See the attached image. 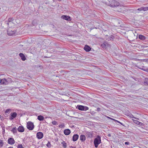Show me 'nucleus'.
I'll return each instance as SVG.
<instances>
[{
  "mask_svg": "<svg viewBox=\"0 0 148 148\" xmlns=\"http://www.w3.org/2000/svg\"><path fill=\"white\" fill-rule=\"evenodd\" d=\"M64 133L65 135H68L70 133L71 131L69 129H66L64 130Z\"/></svg>",
  "mask_w": 148,
  "mask_h": 148,
  "instance_id": "nucleus-12",
  "label": "nucleus"
},
{
  "mask_svg": "<svg viewBox=\"0 0 148 148\" xmlns=\"http://www.w3.org/2000/svg\"><path fill=\"white\" fill-rule=\"evenodd\" d=\"M110 4V6L113 7L117 6L119 5V3L118 2L114 0H112Z\"/></svg>",
  "mask_w": 148,
  "mask_h": 148,
  "instance_id": "nucleus-5",
  "label": "nucleus"
},
{
  "mask_svg": "<svg viewBox=\"0 0 148 148\" xmlns=\"http://www.w3.org/2000/svg\"><path fill=\"white\" fill-rule=\"evenodd\" d=\"M11 131L13 133H16L17 132V129L16 127L13 128L11 130Z\"/></svg>",
  "mask_w": 148,
  "mask_h": 148,
  "instance_id": "nucleus-23",
  "label": "nucleus"
},
{
  "mask_svg": "<svg viewBox=\"0 0 148 148\" xmlns=\"http://www.w3.org/2000/svg\"><path fill=\"white\" fill-rule=\"evenodd\" d=\"M112 119L114 121H115L116 122H118V123H120V121H118L117 120H115L114 119Z\"/></svg>",
  "mask_w": 148,
  "mask_h": 148,
  "instance_id": "nucleus-35",
  "label": "nucleus"
},
{
  "mask_svg": "<svg viewBox=\"0 0 148 148\" xmlns=\"http://www.w3.org/2000/svg\"><path fill=\"white\" fill-rule=\"evenodd\" d=\"M19 55L21 58V59L23 60L24 61L25 60L26 58L23 53H20Z\"/></svg>",
  "mask_w": 148,
  "mask_h": 148,
  "instance_id": "nucleus-17",
  "label": "nucleus"
},
{
  "mask_svg": "<svg viewBox=\"0 0 148 148\" xmlns=\"http://www.w3.org/2000/svg\"><path fill=\"white\" fill-rule=\"evenodd\" d=\"M63 145V147L65 148L67 147L66 143L64 141H63L61 143Z\"/></svg>",
  "mask_w": 148,
  "mask_h": 148,
  "instance_id": "nucleus-22",
  "label": "nucleus"
},
{
  "mask_svg": "<svg viewBox=\"0 0 148 148\" xmlns=\"http://www.w3.org/2000/svg\"><path fill=\"white\" fill-rule=\"evenodd\" d=\"M5 82V79H3L0 80V83L1 84H5V85L7 84V83Z\"/></svg>",
  "mask_w": 148,
  "mask_h": 148,
  "instance_id": "nucleus-19",
  "label": "nucleus"
},
{
  "mask_svg": "<svg viewBox=\"0 0 148 148\" xmlns=\"http://www.w3.org/2000/svg\"><path fill=\"white\" fill-rule=\"evenodd\" d=\"M59 127L60 128H63L65 127V125L64 124L62 123L59 125Z\"/></svg>",
  "mask_w": 148,
  "mask_h": 148,
  "instance_id": "nucleus-24",
  "label": "nucleus"
},
{
  "mask_svg": "<svg viewBox=\"0 0 148 148\" xmlns=\"http://www.w3.org/2000/svg\"><path fill=\"white\" fill-rule=\"evenodd\" d=\"M93 29V28H91V29Z\"/></svg>",
  "mask_w": 148,
  "mask_h": 148,
  "instance_id": "nucleus-44",
  "label": "nucleus"
},
{
  "mask_svg": "<svg viewBox=\"0 0 148 148\" xmlns=\"http://www.w3.org/2000/svg\"><path fill=\"white\" fill-rule=\"evenodd\" d=\"M52 124L54 125H55L57 124V122L55 121H53L52 122Z\"/></svg>",
  "mask_w": 148,
  "mask_h": 148,
  "instance_id": "nucleus-30",
  "label": "nucleus"
},
{
  "mask_svg": "<svg viewBox=\"0 0 148 148\" xmlns=\"http://www.w3.org/2000/svg\"><path fill=\"white\" fill-rule=\"evenodd\" d=\"M138 38L140 39L143 40H145L146 38L145 37L142 35H140L138 36Z\"/></svg>",
  "mask_w": 148,
  "mask_h": 148,
  "instance_id": "nucleus-21",
  "label": "nucleus"
},
{
  "mask_svg": "<svg viewBox=\"0 0 148 148\" xmlns=\"http://www.w3.org/2000/svg\"><path fill=\"white\" fill-rule=\"evenodd\" d=\"M35 21H36V20H34L32 22V23L33 25H35L36 24H37V23H36L35 22Z\"/></svg>",
  "mask_w": 148,
  "mask_h": 148,
  "instance_id": "nucleus-31",
  "label": "nucleus"
},
{
  "mask_svg": "<svg viewBox=\"0 0 148 148\" xmlns=\"http://www.w3.org/2000/svg\"><path fill=\"white\" fill-rule=\"evenodd\" d=\"M47 146L49 147H51V145L50 142H48V143L47 145Z\"/></svg>",
  "mask_w": 148,
  "mask_h": 148,
  "instance_id": "nucleus-26",
  "label": "nucleus"
},
{
  "mask_svg": "<svg viewBox=\"0 0 148 148\" xmlns=\"http://www.w3.org/2000/svg\"><path fill=\"white\" fill-rule=\"evenodd\" d=\"M145 81H146L145 82L148 85V78L146 79Z\"/></svg>",
  "mask_w": 148,
  "mask_h": 148,
  "instance_id": "nucleus-33",
  "label": "nucleus"
},
{
  "mask_svg": "<svg viewBox=\"0 0 148 148\" xmlns=\"http://www.w3.org/2000/svg\"><path fill=\"white\" fill-rule=\"evenodd\" d=\"M125 144L126 145H129V143L128 142H125Z\"/></svg>",
  "mask_w": 148,
  "mask_h": 148,
  "instance_id": "nucleus-37",
  "label": "nucleus"
},
{
  "mask_svg": "<svg viewBox=\"0 0 148 148\" xmlns=\"http://www.w3.org/2000/svg\"><path fill=\"white\" fill-rule=\"evenodd\" d=\"M95 29H97V28L96 27H95Z\"/></svg>",
  "mask_w": 148,
  "mask_h": 148,
  "instance_id": "nucleus-43",
  "label": "nucleus"
},
{
  "mask_svg": "<svg viewBox=\"0 0 148 148\" xmlns=\"http://www.w3.org/2000/svg\"><path fill=\"white\" fill-rule=\"evenodd\" d=\"M101 46H102V47H104V48H105L106 47V45L105 44H102L101 45Z\"/></svg>",
  "mask_w": 148,
  "mask_h": 148,
  "instance_id": "nucleus-36",
  "label": "nucleus"
},
{
  "mask_svg": "<svg viewBox=\"0 0 148 148\" xmlns=\"http://www.w3.org/2000/svg\"><path fill=\"white\" fill-rule=\"evenodd\" d=\"M143 10V8H142V7L139 8H138V10H140V11Z\"/></svg>",
  "mask_w": 148,
  "mask_h": 148,
  "instance_id": "nucleus-32",
  "label": "nucleus"
},
{
  "mask_svg": "<svg viewBox=\"0 0 148 148\" xmlns=\"http://www.w3.org/2000/svg\"><path fill=\"white\" fill-rule=\"evenodd\" d=\"M84 49L86 51L88 52L90 51L91 48L89 46L86 45H85L84 48Z\"/></svg>",
  "mask_w": 148,
  "mask_h": 148,
  "instance_id": "nucleus-11",
  "label": "nucleus"
},
{
  "mask_svg": "<svg viewBox=\"0 0 148 148\" xmlns=\"http://www.w3.org/2000/svg\"><path fill=\"white\" fill-rule=\"evenodd\" d=\"M37 119L40 121H42L44 120V117L42 115H39L38 116Z\"/></svg>",
  "mask_w": 148,
  "mask_h": 148,
  "instance_id": "nucleus-20",
  "label": "nucleus"
},
{
  "mask_svg": "<svg viewBox=\"0 0 148 148\" xmlns=\"http://www.w3.org/2000/svg\"><path fill=\"white\" fill-rule=\"evenodd\" d=\"M144 64L142 63H139L137 64V67L144 71L148 72V67H145L144 66Z\"/></svg>",
  "mask_w": 148,
  "mask_h": 148,
  "instance_id": "nucleus-1",
  "label": "nucleus"
},
{
  "mask_svg": "<svg viewBox=\"0 0 148 148\" xmlns=\"http://www.w3.org/2000/svg\"><path fill=\"white\" fill-rule=\"evenodd\" d=\"M76 108L78 110L82 111H86L89 109V108L87 106L80 105H78Z\"/></svg>",
  "mask_w": 148,
  "mask_h": 148,
  "instance_id": "nucleus-3",
  "label": "nucleus"
},
{
  "mask_svg": "<svg viewBox=\"0 0 148 148\" xmlns=\"http://www.w3.org/2000/svg\"><path fill=\"white\" fill-rule=\"evenodd\" d=\"M18 130L19 132H22L24 131V129L23 126H20L18 128Z\"/></svg>",
  "mask_w": 148,
  "mask_h": 148,
  "instance_id": "nucleus-14",
  "label": "nucleus"
},
{
  "mask_svg": "<svg viewBox=\"0 0 148 148\" xmlns=\"http://www.w3.org/2000/svg\"><path fill=\"white\" fill-rule=\"evenodd\" d=\"M3 145V141L0 140V146H2Z\"/></svg>",
  "mask_w": 148,
  "mask_h": 148,
  "instance_id": "nucleus-28",
  "label": "nucleus"
},
{
  "mask_svg": "<svg viewBox=\"0 0 148 148\" xmlns=\"http://www.w3.org/2000/svg\"><path fill=\"white\" fill-rule=\"evenodd\" d=\"M142 8H143V10L144 11H147L148 10V7H142Z\"/></svg>",
  "mask_w": 148,
  "mask_h": 148,
  "instance_id": "nucleus-25",
  "label": "nucleus"
},
{
  "mask_svg": "<svg viewBox=\"0 0 148 148\" xmlns=\"http://www.w3.org/2000/svg\"><path fill=\"white\" fill-rule=\"evenodd\" d=\"M132 120L133 121H134V122L136 124L138 125H142V124H143V123H141V122H140L139 121H137V120H134V119H132Z\"/></svg>",
  "mask_w": 148,
  "mask_h": 148,
  "instance_id": "nucleus-16",
  "label": "nucleus"
},
{
  "mask_svg": "<svg viewBox=\"0 0 148 148\" xmlns=\"http://www.w3.org/2000/svg\"><path fill=\"white\" fill-rule=\"evenodd\" d=\"M8 143L10 145L14 144L15 143V141L13 138H10L8 140Z\"/></svg>",
  "mask_w": 148,
  "mask_h": 148,
  "instance_id": "nucleus-9",
  "label": "nucleus"
},
{
  "mask_svg": "<svg viewBox=\"0 0 148 148\" xmlns=\"http://www.w3.org/2000/svg\"><path fill=\"white\" fill-rule=\"evenodd\" d=\"M27 128L29 130H32L34 128V125L33 123L31 122H28L27 123Z\"/></svg>",
  "mask_w": 148,
  "mask_h": 148,
  "instance_id": "nucleus-4",
  "label": "nucleus"
},
{
  "mask_svg": "<svg viewBox=\"0 0 148 148\" xmlns=\"http://www.w3.org/2000/svg\"><path fill=\"white\" fill-rule=\"evenodd\" d=\"M43 136V134L42 132H38L36 134V137L39 139H40L42 138Z\"/></svg>",
  "mask_w": 148,
  "mask_h": 148,
  "instance_id": "nucleus-6",
  "label": "nucleus"
},
{
  "mask_svg": "<svg viewBox=\"0 0 148 148\" xmlns=\"http://www.w3.org/2000/svg\"><path fill=\"white\" fill-rule=\"evenodd\" d=\"M101 142V138L99 136H97L94 140V144L95 146L97 148L98 147V145L100 144Z\"/></svg>",
  "mask_w": 148,
  "mask_h": 148,
  "instance_id": "nucleus-2",
  "label": "nucleus"
},
{
  "mask_svg": "<svg viewBox=\"0 0 148 148\" xmlns=\"http://www.w3.org/2000/svg\"><path fill=\"white\" fill-rule=\"evenodd\" d=\"M108 136L110 137L111 136V135L110 134H108Z\"/></svg>",
  "mask_w": 148,
  "mask_h": 148,
  "instance_id": "nucleus-39",
  "label": "nucleus"
},
{
  "mask_svg": "<svg viewBox=\"0 0 148 148\" xmlns=\"http://www.w3.org/2000/svg\"><path fill=\"white\" fill-rule=\"evenodd\" d=\"M5 82H7V84H8V82L6 79H5Z\"/></svg>",
  "mask_w": 148,
  "mask_h": 148,
  "instance_id": "nucleus-40",
  "label": "nucleus"
},
{
  "mask_svg": "<svg viewBox=\"0 0 148 148\" xmlns=\"http://www.w3.org/2000/svg\"><path fill=\"white\" fill-rule=\"evenodd\" d=\"M16 31L14 30H12L9 29L7 31L8 34L9 36H12L14 34Z\"/></svg>",
  "mask_w": 148,
  "mask_h": 148,
  "instance_id": "nucleus-10",
  "label": "nucleus"
},
{
  "mask_svg": "<svg viewBox=\"0 0 148 148\" xmlns=\"http://www.w3.org/2000/svg\"><path fill=\"white\" fill-rule=\"evenodd\" d=\"M18 148H24L23 145L22 144H19L18 145Z\"/></svg>",
  "mask_w": 148,
  "mask_h": 148,
  "instance_id": "nucleus-27",
  "label": "nucleus"
},
{
  "mask_svg": "<svg viewBox=\"0 0 148 148\" xmlns=\"http://www.w3.org/2000/svg\"><path fill=\"white\" fill-rule=\"evenodd\" d=\"M98 112H99L101 111V109L99 108H97V110Z\"/></svg>",
  "mask_w": 148,
  "mask_h": 148,
  "instance_id": "nucleus-34",
  "label": "nucleus"
},
{
  "mask_svg": "<svg viewBox=\"0 0 148 148\" xmlns=\"http://www.w3.org/2000/svg\"><path fill=\"white\" fill-rule=\"evenodd\" d=\"M79 137V136L77 134H75L74 135L73 137V141H76L78 139Z\"/></svg>",
  "mask_w": 148,
  "mask_h": 148,
  "instance_id": "nucleus-13",
  "label": "nucleus"
},
{
  "mask_svg": "<svg viewBox=\"0 0 148 148\" xmlns=\"http://www.w3.org/2000/svg\"><path fill=\"white\" fill-rule=\"evenodd\" d=\"M17 115V114L15 112L11 113L10 114V117H9V119L11 120H12L16 117Z\"/></svg>",
  "mask_w": 148,
  "mask_h": 148,
  "instance_id": "nucleus-7",
  "label": "nucleus"
},
{
  "mask_svg": "<svg viewBox=\"0 0 148 148\" xmlns=\"http://www.w3.org/2000/svg\"><path fill=\"white\" fill-rule=\"evenodd\" d=\"M13 20V18H9L8 20V21H6L5 22V23L6 24L8 25H9V22H11Z\"/></svg>",
  "mask_w": 148,
  "mask_h": 148,
  "instance_id": "nucleus-18",
  "label": "nucleus"
},
{
  "mask_svg": "<svg viewBox=\"0 0 148 148\" xmlns=\"http://www.w3.org/2000/svg\"><path fill=\"white\" fill-rule=\"evenodd\" d=\"M61 18L68 21H70L71 20L70 17L66 15H63L61 16Z\"/></svg>",
  "mask_w": 148,
  "mask_h": 148,
  "instance_id": "nucleus-8",
  "label": "nucleus"
},
{
  "mask_svg": "<svg viewBox=\"0 0 148 148\" xmlns=\"http://www.w3.org/2000/svg\"><path fill=\"white\" fill-rule=\"evenodd\" d=\"M9 111V110L8 109L6 111V112H8Z\"/></svg>",
  "mask_w": 148,
  "mask_h": 148,
  "instance_id": "nucleus-38",
  "label": "nucleus"
},
{
  "mask_svg": "<svg viewBox=\"0 0 148 148\" xmlns=\"http://www.w3.org/2000/svg\"><path fill=\"white\" fill-rule=\"evenodd\" d=\"M130 117H131V118H134V119H137V120H138L139 119L138 118H137L136 117H135L133 115H132V114L131 115Z\"/></svg>",
  "mask_w": 148,
  "mask_h": 148,
  "instance_id": "nucleus-29",
  "label": "nucleus"
},
{
  "mask_svg": "<svg viewBox=\"0 0 148 148\" xmlns=\"http://www.w3.org/2000/svg\"><path fill=\"white\" fill-rule=\"evenodd\" d=\"M8 148H13V147H9Z\"/></svg>",
  "mask_w": 148,
  "mask_h": 148,
  "instance_id": "nucleus-42",
  "label": "nucleus"
},
{
  "mask_svg": "<svg viewBox=\"0 0 148 148\" xmlns=\"http://www.w3.org/2000/svg\"><path fill=\"white\" fill-rule=\"evenodd\" d=\"M86 137L84 135H81L80 136V140L82 142H83L86 140Z\"/></svg>",
  "mask_w": 148,
  "mask_h": 148,
  "instance_id": "nucleus-15",
  "label": "nucleus"
},
{
  "mask_svg": "<svg viewBox=\"0 0 148 148\" xmlns=\"http://www.w3.org/2000/svg\"><path fill=\"white\" fill-rule=\"evenodd\" d=\"M120 123L122 125H123V123H122L120 122V123Z\"/></svg>",
  "mask_w": 148,
  "mask_h": 148,
  "instance_id": "nucleus-41",
  "label": "nucleus"
}]
</instances>
